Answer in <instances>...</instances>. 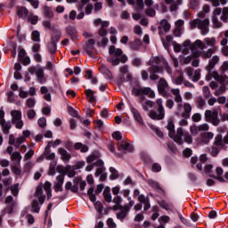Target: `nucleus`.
Segmentation results:
<instances>
[{"label":"nucleus","mask_w":228,"mask_h":228,"mask_svg":"<svg viewBox=\"0 0 228 228\" xmlns=\"http://www.w3.org/2000/svg\"><path fill=\"white\" fill-rule=\"evenodd\" d=\"M43 190L45 191L48 199L53 197V193L51 191V183L45 182V184H39L35 193L36 200H34L32 202V209L34 213H38L40 211L38 202L41 206L44 204V202H45V195H44Z\"/></svg>","instance_id":"f257e3e1"},{"label":"nucleus","mask_w":228,"mask_h":228,"mask_svg":"<svg viewBox=\"0 0 228 228\" xmlns=\"http://www.w3.org/2000/svg\"><path fill=\"white\" fill-rule=\"evenodd\" d=\"M109 53L110 58L109 59L111 65L117 66L118 63H126L127 61V56L122 54V49L115 48L114 45H111L109 49Z\"/></svg>","instance_id":"f03ea898"},{"label":"nucleus","mask_w":228,"mask_h":228,"mask_svg":"<svg viewBox=\"0 0 228 228\" xmlns=\"http://www.w3.org/2000/svg\"><path fill=\"white\" fill-rule=\"evenodd\" d=\"M167 130L170 138H172L175 143L183 145V134H184L183 127H178L175 134V125L174 124V120L170 119L167 123Z\"/></svg>","instance_id":"7ed1b4c3"},{"label":"nucleus","mask_w":228,"mask_h":228,"mask_svg":"<svg viewBox=\"0 0 228 228\" xmlns=\"http://www.w3.org/2000/svg\"><path fill=\"white\" fill-rule=\"evenodd\" d=\"M156 104L159 107L158 112L156 110H151L148 113V117L151 118L152 120H163L165 118V107L163 106V100L158 99L156 101Z\"/></svg>","instance_id":"20e7f679"},{"label":"nucleus","mask_w":228,"mask_h":228,"mask_svg":"<svg viewBox=\"0 0 228 228\" xmlns=\"http://www.w3.org/2000/svg\"><path fill=\"white\" fill-rule=\"evenodd\" d=\"M198 28L201 31V35L206 36L209 33V20L205 19L203 20L196 19L191 21V28L195 29Z\"/></svg>","instance_id":"39448f33"},{"label":"nucleus","mask_w":228,"mask_h":228,"mask_svg":"<svg viewBox=\"0 0 228 228\" xmlns=\"http://www.w3.org/2000/svg\"><path fill=\"white\" fill-rule=\"evenodd\" d=\"M182 53L183 54H188L190 53V49L191 51V53L193 54L194 58H200V54H202V51L199 50L197 45L194 44H191L190 40L184 41L182 45Z\"/></svg>","instance_id":"423d86ee"},{"label":"nucleus","mask_w":228,"mask_h":228,"mask_svg":"<svg viewBox=\"0 0 228 228\" xmlns=\"http://www.w3.org/2000/svg\"><path fill=\"white\" fill-rule=\"evenodd\" d=\"M194 44L198 49L201 50L208 49V47H210V49H216V38L215 37H206L203 41L198 39Z\"/></svg>","instance_id":"0eeeda50"},{"label":"nucleus","mask_w":228,"mask_h":228,"mask_svg":"<svg viewBox=\"0 0 228 228\" xmlns=\"http://www.w3.org/2000/svg\"><path fill=\"white\" fill-rule=\"evenodd\" d=\"M12 122L14 124L17 129H22L24 126V121H22V112L20 110L11 111Z\"/></svg>","instance_id":"6e6552de"},{"label":"nucleus","mask_w":228,"mask_h":228,"mask_svg":"<svg viewBox=\"0 0 228 228\" xmlns=\"http://www.w3.org/2000/svg\"><path fill=\"white\" fill-rule=\"evenodd\" d=\"M205 119L207 122H210L211 124H213V126H218L220 124L217 111L206 110Z\"/></svg>","instance_id":"1a4fd4ad"},{"label":"nucleus","mask_w":228,"mask_h":228,"mask_svg":"<svg viewBox=\"0 0 228 228\" xmlns=\"http://www.w3.org/2000/svg\"><path fill=\"white\" fill-rule=\"evenodd\" d=\"M96 166L99 167L97 169H96V172H95V175L96 177H99V175H102L101 176V180L102 181H104L107 177L106 174H104L106 168L104 167V161L99 159L97 162H96Z\"/></svg>","instance_id":"9d476101"},{"label":"nucleus","mask_w":228,"mask_h":228,"mask_svg":"<svg viewBox=\"0 0 228 228\" xmlns=\"http://www.w3.org/2000/svg\"><path fill=\"white\" fill-rule=\"evenodd\" d=\"M51 145H53V142H48L45 150L44 155L45 157V159H50L51 161H53L54 160V158H56V153L51 151Z\"/></svg>","instance_id":"9b49d317"},{"label":"nucleus","mask_w":228,"mask_h":228,"mask_svg":"<svg viewBox=\"0 0 228 228\" xmlns=\"http://www.w3.org/2000/svg\"><path fill=\"white\" fill-rule=\"evenodd\" d=\"M118 150L120 152H124L126 154V152H131V151H133V146H131L126 141H121L118 143Z\"/></svg>","instance_id":"f8f14e48"},{"label":"nucleus","mask_w":228,"mask_h":228,"mask_svg":"<svg viewBox=\"0 0 228 228\" xmlns=\"http://www.w3.org/2000/svg\"><path fill=\"white\" fill-rule=\"evenodd\" d=\"M215 137V134L211 132H207V133H201L200 134V143H209L211 140Z\"/></svg>","instance_id":"ddd939ff"},{"label":"nucleus","mask_w":228,"mask_h":228,"mask_svg":"<svg viewBox=\"0 0 228 228\" xmlns=\"http://www.w3.org/2000/svg\"><path fill=\"white\" fill-rule=\"evenodd\" d=\"M168 88V84L167 80L160 78L158 84V90L162 95H167V89Z\"/></svg>","instance_id":"4468645a"},{"label":"nucleus","mask_w":228,"mask_h":228,"mask_svg":"<svg viewBox=\"0 0 228 228\" xmlns=\"http://www.w3.org/2000/svg\"><path fill=\"white\" fill-rule=\"evenodd\" d=\"M218 61H220V57H218V55H214L209 60L208 65L207 66V70H208V74H211V70H213V69H215V67L218 63Z\"/></svg>","instance_id":"2eb2a0df"},{"label":"nucleus","mask_w":228,"mask_h":228,"mask_svg":"<svg viewBox=\"0 0 228 228\" xmlns=\"http://www.w3.org/2000/svg\"><path fill=\"white\" fill-rule=\"evenodd\" d=\"M183 110L181 113V116L183 117V118H190L191 115V104H190L189 102H185L183 103Z\"/></svg>","instance_id":"dca6fc26"},{"label":"nucleus","mask_w":228,"mask_h":228,"mask_svg":"<svg viewBox=\"0 0 228 228\" xmlns=\"http://www.w3.org/2000/svg\"><path fill=\"white\" fill-rule=\"evenodd\" d=\"M58 152L60 153L61 159L62 161H64V163H69V161H70L71 156L70 153L67 152V150L64 148H59Z\"/></svg>","instance_id":"f3484780"},{"label":"nucleus","mask_w":228,"mask_h":228,"mask_svg":"<svg viewBox=\"0 0 228 228\" xmlns=\"http://www.w3.org/2000/svg\"><path fill=\"white\" fill-rule=\"evenodd\" d=\"M212 77H214V79H216V81H220L221 85H223L224 86H225V85H227L228 83V77H224L222 78V77H220V75H218L217 71H213L211 73Z\"/></svg>","instance_id":"a211bd4d"},{"label":"nucleus","mask_w":228,"mask_h":228,"mask_svg":"<svg viewBox=\"0 0 228 228\" xmlns=\"http://www.w3.org/2000/svg\"><path fill=\"white\" fill-rule=\"evenodd\" d=\"M170 24L167 20H162L160 21V26L159 28V34L161 35V33H163V31H165V33H168V31H170Z\"/></svg>","instance_id":"6ab92c4d"},{"label":"nucleus","mask_w":228,"mask_h":228,"mask_svg":"<svg viewBox=\"0 0 228 228\" xmlns=\"http://www.w3.org/2000/svg\"><path fill=\"white\" fill-rule=\"evenodd\" d=\"M131 113H132L134 120H136V122H138V124H141V126H143V118H142V115L140 114V112L136 109L132 108Z\"/></svg>","instance_id":"aec40b11"},{"label":"nucleus","mask_w":228,"mask_h":228,"mask_svg":"<svg viewBox=\"0 0 228 228\" xmlns=\"http://www.w3.org/2000/svg\"><path fill=\"white\" fill-rule=\"evenodd\" d=\"M154 61L158 65H161V63H164L166 70L168 72V74H172V69H170V66H168V62H165V59H163L162 57H155Z\"/></svg>","instance_id":"412c9836"},{"label":"nucleus","mask_w":228,"mask_h":228,"mask_svg":"<svg viewBox=\"0 0 228 228\" xmlns=\"http://www.w3.org/2000/svg\"><path fill=\"white\" fill-rule=\"evenodd\" d=\"M216 173L217 175L216 176L210 175V177H214V179H216L220 183H225V179L224 177H222V175L224 174V169L222 167H216Z\"/></svg>","instance_id":"4be33fe9"},{"label":"nucleus","mask_w":228,"mask_h":228,"mask_svg":"<svg viewBox=\"0 0 228 228\" xmlns=\"http://www.w3.org/2000/svg\"><path fill=\"white\" fill-rule=\"evenodd\" d=\"M127 213H129V207L123 208L119 212L117 213L118 220L124 222V218L127 216Z\"/></svg>","instance_id":"5701e85b"},{"label":"nucleus","mask_w":228,"mask_h":228,"mask_svg":"<svg viewBox=\"0 0 228 228\" xmlns=\"http://www.w3.org/2000/svg\"><path fill=\"white\" fill-rule=\"evenodd\" d=\"M94 44H95V41H94V39L88 40L87 45L85 48V51L88 54V56H94V53L92 51L94 50Z\"/></svg>","instance_id":"b1692460"},{"label":"nucleus","mask_w":228,"mask_h":228,"mask_svg":"<svg viewBox=\"0 0 228 228\" xmlns=\"http://www.w3.org/2000/svg\"><path fill=\"white\" fill-rule=\"evenodd\" d=\"M171 94H173L176 102H183V96L181 95V90H179V88L171 89Z\"/></svg>","instance_id":"393cba45"},{"label":"nucleus","mask_w":228,"mask_h":228,"mask_svg":"<svg viewBox=\"0 0 228 228\" xmlns=\"http://www.w3.org/2000/svg\"><path fill=\"white\" fill-rule=\"evenodd\" d=\"M40 90H41V94L44 95V99L48 102H51L52 97H51L49 89H47L46 86H42Z\"/></svg>","instance_id":"a878e982"},{"label":"nucleus","mask_w":228,"mask_h":228,"mask_svg":"<svg viewBox=\"0 0 228 228\" xmlns=\"http://www.w3.org/2000/svg\"><path fill=\"white\" fill-rule=\"evenodd\" d=\"M40 90H41V94L44 95V99L48 102H51L52 97H51L49 89H47L46 86H42Z\"/></svg>","instance_id":"bb28decb"},{"label":"nucleus","mask_w":228,"mask_h":228,"mask_svg":"<svg viewBox=\"0 0 228 228\" xmlns=\"http://www.w3.org/2000/svg\"><path fill=\"white\" fill-rule=\"evenodd\" d=\"M86 99L89 102H95V92L92 89L86 90Z\"/></svg>","instance_id":"cd10ccee"},{"label":"nucleus","mask_w":228,"mask_h":228,"mask_svg":"<svg viewBox=\"0 0 228 228\" xmlns=\"http://www.w3.org/2000/svg\"><path fill=\"white\" fill-rule=\"evenodd\" d=\"M216 51V48H209L206 52H204L202 54H200L201 58L203 60H208L213 56V53Z\"/></svg>","instance_id":"c85d7f7f"},{"label":"nucleus","mask_w":228,"mask_h":228,"mask_svg":"<svg viewBox=\"0 0 228 228\" xmlns=\"http://www.w3.org/2000/svg\"><path fill=\"white\" fill-rule=\"evenodd\" d=\"M11 159L18 163V165H20L22 155H20V152L19 151H14L11 154Z\"/></svg>","instance_id":"c756f323"},{"label":"nucleus","mask_w":228,"mask_h":228,"mask_svg":"<svg viewBox=\"0 0 228 228\" xmlns=\"http://www.w3.org/2000/svg\"><path fill=\"white\" fill-rule=\"evenodd\" d=\"M63 186V176H57L55 181V191H61Z\"/></svg>","instance_id":"7c9ffc66"},{"label":"nucleus","mask_w":228,"mask_h":228,"mask_svg":"<svg viewBox=\"0 0 228 228\" xmlns=\"http://www.w3.org/2000/svg\"><path fill=\"white\" fill-rule=\"evenodd\" d=\"M29 13V11L26 7H20L18 10V16L21 19H28V14Z\"/></svg>","instance_id":"2f4dec72"},{"label":"nucleus","mask_w":228,"mask_h":228,"mask_svg":"<svg viewBox=\"0 0 228 228\" xmlns=\"http://www.w3.org/2000/svg\"><path fill=\"white\" fill-rule=\"evenodd\" d=\"M74 148L76 149V151H80V152H88V146L81 142L75 143Z\"/></svg>","instance_id":"473e14b6"},{"label":"nucleus","mask_w":228,"mask_h":228,"mask_svg":"<svg viewBox=\"0 0 228 228\" xmlns=\"http://www.w3.org/2000/svg\"><path fill=\"white\" fill-rule=\"evenodd\" d=\"M94 26H99L101 24L102 28L104 29V28H108L110 26V21H108V20L102 21V20H101V19H96V20H94Z\"/></svg>","instance_id":"72a5a7b5"},{"label":"nucleus","mask_w":228,"mask_h":228,"mask_svg":"<svg viewBox=\"0 0 228 228\" xmlns=\"http://www.w3.org/2000/svg\"><path fill=\"white\" fill-rule=\"evenodd\" d=\"M100 72L102 74H104L105 76H107V77L109 79H111L113 77V75L111 74V71H110V69H108V68L104 65L100 67Z\"/></svg>","instance_id":"f704fd0d"},{"label":"nucleus","mask_w":228,"mask_h":228,"mask_svg":"<svg viewBox=\"0 0 228 228\" xmlns=\"http://www.w3.org/2000/svg\"><path fill=\"white\" fill-rule=\"evenodd\" d=\"M142 94H144V95H148L151 99H154L156 97V94L150 87L142 88Z\"/></svg>","instance_id":"c9c22d12"},{"label":"nucleus","mask_w":228,"mask_h":228,"mask_svg":"<svg viewBox=\"0 0 228 228\" xmlns=\"http://www.w3.org/2000/svg\"><path fill=\"white\" fill-rule=\"evenodd\" d=\"M148 183L151 188L156 190V191H159V193H161V191H163V190L159 188V184L156 181L151 179L148 180Z\"/></svg>","instance_id":"e433bc0d"},{"label":"nucleus","mask_w":228,"mask_h":228,"mask_svg":"<svg viewBox=\"0 0 228 228\" xmlns=\"http://www.w3.org/2000/svg\"><path fill=\"white\" fill-rule=\"evenodd\" d=\"M44 15L47 17V19H53L54 17V12L50 7H44L43 9Z\"/></svg>","instance_id":"4c0bfd02"},{"label":"nucleus","mask_w":228,"mask_h":228,"mask_svg":"<svg viewBox=\"0 0 228 228\" xmlns=\"http://www.w3.org/2000/svg\"><path fill=\"white\" fill-rule=\"evenodd\" d=\"M110 179L111 181H115V179H118V171H117V169H115V167H110Z\"/></svg>","instance_id":"58836bf2"},{"label":"nucleus","mask_w":228,"mask_h":228,"mask_svg":"<svg viewBox=\"0 0 228 228\" xmlns=\"http://www.w3.org/2000/svg\"><path fill=\"white\" fill-rule=\"evenodd\" d=\"M183 136V142L185 143H193V138L191 137V135L190 134V133L188 132H183V134L182 135V137Z\"/></svg>","instance_id":"ea45409f"},{"label":"nucleus","mask_w":228,"mask_h":228,"mask_svg":"<svg viewBox=\"0 0 228 228\" xmlns=\"http://www.w3.org/2000/svg\"><path fill=\"white\" fill-rule=\"evenodd\" d=\"M153 106H154V102L150 100L142 103V109L144 111H149V110H151V108H152Z\"/></svg>","instance_id":"a19ab883"},{"label":"nucleus","mask_w":228,"mask_h":228,"mask_svg":"<svg viewBox=\"0 0 228 228\" xmlns=\"http://www.w3.org/2000/svg\"><path fill=\"white\" fill-rule=\"evenodd\" d=\"M36 75L37 81L42 83V81H44V69H42V68H37V69H36Z\"/></svg>","instance_id":"79ce46f5"},{"label":"nucleus","mask_w":228,"mask_h":228,"mask_svg":"<svg viewBox=\"0 0 228 228\" xmlns=\"http://www.w3.org/2000/svg\"><path fill=\"white\" fill-rule=\"evenodd\" d=\"M0 124L3 127L4 133H8L10 129H12V124L4 122L3 119L0 120Z\"/></svg>","instance_id":"37998d69"},{"label":"nucleus","mask_w":228,"mask_h":228,"mask_svg":"<svg viewBox=\"0 0 228 228\" xmlns=\"http://www.w3.org/2000/svg\"><path fill=\"white\" fill-rule=\"evenodd\" d=\"M31 40L33 42H40V33L38 30H34L31 34Z\"/></svg>","instance_id":"c03bdc74"},{"label":"nucleus","mask_w":228,"mask_h":228,"mask_svg":"<svg viewBox=\"0 0 228 228\" xmlns=\"http://www.w3.org/2000/svg\"><path fill=\"white\" fill-rule=\"evenodd\" d=\"M81 9L85 8L86 15H90L92 13V11L94 10V5L92 4H86L84 5V7H80Z\"/></svg>","instance_id":"a18cd8bd"},{"label":"nucleus","mask_w":228,"mask_h":228,"mask_svg":"<svg viewBox=\"0 0 228 228\" xmlns=\"http://www.w3.org/2000/svg\"><path fill=\"white\" fill-rule=\"evenodd\" d=\"M212 23H213V28H222V22L218 20V18H216V16H212Z\"/></svg>","instance_id":"49530a36"},{"label":"nucleus","mask_w":228,"mask_h":228,"mask_svg":"<svg viewBox=\"0 0 228 228\" xmlns=\"http://www.w3.org/2000/svg\"><path fill=\"white\" fill-rule=\"evenodd\" d=\"M190 132L192 134V136H197V134H199V133H200L199 126H195V125L191 126L190 127Z\"/></svg>","instance_id":"de8ad7c7"},{"label":"nucleus","mask_w":228,"mask_h":228,"mask_svg":"<svg viewBox=\"0 0 228 228\" xmlns=\"http://www.w3.org/2000/svg\"><path fill=\"white\" fill-rule=\"evenodd\" d=\"M99 153H93L89 155L86 159L87 163H93V161H95V159H98L99 158Z\"/></svg>","instance_id":"09e8293b"},{"label":"nucleus","mask_w":228,"mask_h":228,"mask_svg":"<svg viewBox=\"0 0 228 228\" xmlns=\"http://www.w3.org/2000/svg\"><path fill=\"white\" fill-rule=\"evenodd\" d=\"M35 117H37V112L35 111V110H27V118L29 119V120H33V118H35Z\"/></svg>","instance_id":"8fccbe9b"},{"label":"nucleus","mask_w":228,"mask_h":228,"mask_svg":"<svg viewBox=\"0 0 228 228\" xmlns=\"http://www.w3.org/2000/svg\"><path fill=\"white\" fill-rule=\"evenodd\" d=\"M209 10H211V7L208 4L203 5L202 7L203 12L199 13V17H205L204 13H209Z\"/></svg>","instance_id":"3c124183"},{"label":"nucleus","mask_w":228,"mask_h":228,"mask_svg":"<svg viewBox=\"0 0 228 228\" xmlns=\"http://www.w3.org/2000/svg\"><path fill=\"white\" fill-rule=\"evenodd\" d=\"M68 113H69L71 117H75V118H79V114H77V111L72 107H68Z\"/></svg>","instance_id":"603ef678"},{"label":"nucleus","mask_w":228,"mask_h":228,"mask_svg":"<svg viewBox=\"0 0 228 228\" xmlns=\"http://www.w3.org/2000/svg\"><path fill=\"white\" fill-rule=\"evenodd\" d=\"M48 50L52 53H56V42H54L53 39H52V42L49 44Z\"/></svg>","instance_id":"864d4df0"},{"label":"nucleus","mask_w":228,"mask_h":228,"mask_svg":"<svg viewBox=\"0 0 228 228\" xmlns=\"http://www.w3.org/2000/svg\"><path fill=\"white\" fill-rule=\"evenodd\" d=\"M24 142H26V137H24V136L18 137L16 139L15 147H17V149H19L20 144L24 143Z\"/></svg>","instance_id":"5fc2aeb1"},{"label":"nucleus","mask_w":228,"mask_h":228,"mask_svg":"<svg viewBox=\"0 0 228 228\" xmlns=\"http://www.w3.org/2000/svg\"><path fill=\"white\" fill-rule=\"evenodd\" d=\"M26 104L28 108H35V104H37V102H35V98L27 99Z\"/></svg>","instance_id":"6e6d98bb"},{"label":"nucleus","mask_w":228,"mask_h":228,"mask_svg":"<svg viewBox=\"0 0 228 228\" xmlns=\"http://www.w3.org/2000/svg\"><path fill=\"white\" fill-rule=\"evenodd\" d=\"M56 168V161L52 160L50 164V170H49V175H54V170Z\"/></svg>","instance_id":"4d7b16f0"},{"label":"nucleus","mask_w":228,"mask_h":228,"mask_svg":"<svg viewBox=\"0 0 228 228\" xmlns=\"http://www.w3.org/2000/svg\"><path fill=\"white\" fill-rule=\"evenodd\" d=\"M37 124H38L39 127L44 128L47 126V119H45V118H40L37 120Z\"/></svg>","instance_id":"13d9d810"},{"label":"nucleus","mask_w":228,"mask_h":228,"mask_svg":"<svg viewBox=\"0 0 228 228\" xmlns=\"http://www.w3.org/2000/svg\"><path fill=\"white\" fill-rule=\"evenodd\" d=\"M28 21L30 24H33L34 26L38 23V16L37 15H30L28 16Z\"/></svg>","instance_id":"bf43d9fd"},{"label":"nucleus","mask_w":228,"mask_h":228,"mask_svg":"<svg viewBox=\"0 0 228 228\" xmlns=\"http://www.w3.org/2000/svg\"><path fill=\"white\" fill-rule=\"evenodd\" d=\"M191 79L192 81H199V79H200V69L195 70Z\"/></svg>","instance_id":"052dcab7"},{"label":"nucleus","mask_w":228,"mask_h":228,"mask_svg":"<svg viewBox=\"0 0 228 228\" xmlns=\"http://www.w3.org/2000/svg\"><path fill=\"white\" fill-rule=\"evenodd\" d=\"M205 174H208L211 175L213 172V165L212 164H207L204 168Z\"/></svg>","instance_id":"680f3d73"},{"label":"nucleus","mask_w":228,"mask_h":228,"mask_svg":"<svg viewBox=\"0 0 228 228\" xmlns=\"http://www.w3.org/2000/svg\"><path fill=\"white\" fill-rule=\"evenodd\" d=\"M12 193V195H14L15 197H17V195H19V183L14 184L12 188H11Z\"/></svg>","instance_id":"e2e57ef3"},{"label":"nucleus","mask_w":228,"mask_h":228,"mask_svg":"<svg viewBox=\"0 0 228 228\" xmlns=\"http://www.w3.org/2000/svg\"><path fill=\"white\" fill-rule=\"evenodd\" d=\"M159 221L161 222L162 224H168V222H170V216H161L159 218Z\"/></svg>","instance_id":"0e129e2a"},{"label":"nucleus","mask_w":228,"mask_h":228,"mask_svg":"<svg viewBox=\"0 0 228 228\" xmlns=\"http://www.w3.org/2000/svg\"><path fill=\"white\" fill-rule=\"evenodd\" d=\"M145 218V216H143V214L142 213H139L137 215H135L134 220L135 222H143V219Z\"/></svg>","instance_id":"69168bd1"},{"label":"nucleus","mask_w":228,"mask_h":228,"mask_svg":"<svg viewBox=\"0 0 228 228\" xmlns=\"http://www.w3.org/2000/svg\"><path fill=\"white\" fill-rule=\"evenodd\" d=\"M103 195L107 202H111V193L110 192V191H104Z\"/></svg>","instance_id":"338daca9"},{"label":"nucleus","mask_w":228,"mask_h":228,"mask_svg":"<svg viewBox=\"0 0 228 228\" xmlns=\"http://www.w3.org/2000/svg\"><path fill=\"white\" fill-rule=\"evenodd\" d=\"M107 224H108V227L110 228H117V224H115V221H113L112 218H109L107 220Z\"/></svg>","instance_id":"774afa93"}]
</instances>
